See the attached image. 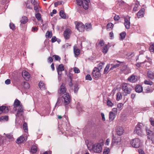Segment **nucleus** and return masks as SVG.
Instances as JSON below:
<instances>
[{
    "label": "nucleus",
    "mask_w": 154,
    "mask_h": 154,
    "mask_svg": "<svg viewBox=\"0 0 154 154\" xmlns=\"http://www.w3.org/2000/svg\"><path fill=\"white\" fill-rule=\"evenodd\" d=\"M131 86L126 83H123L122 85V90L124 91L123 95L127 96L128 94H130L132 90Z\"/></svg>",
    "instance_id": "obj_1"
},
{
    "label": "nucleus",
    "mask_w": 154,
    "mask_h": 154,
    "mask_svg": "<svg viewBox=\"0 0 154 154\" xmlns=\"http://www.w3.org/2000/svg\"><path fill=\"white\" fill-rule=\"evenodd\" d=\"M71 100V98L68 93H66L62 96V103L65 106L66 109H67V105L70 103Z\"/></svg>",
    "instance_id": "obj_2"
},
{
    "label": "nucleus",
    "mask_w": 154,
    "mask_h": 154,
    "mask_svg": "<svg viewBox=\"0 0 154 154\" xmlns=\"http://www.w3.org/2000/svg\"><path fill=\"white\" fill-rule=\"evenodd\" d=\"M90 2V0H82L77 2V3L80 6L82 5L83 8L85 10H87L88 8V4Z\"/></svg>",
    "instance_id": "obj_3"
},
{
    "label": "nucleus",
    "mask_w": 154,
    "mask_h": 154,
    "mask_svg": "<svg viewBox=\"0 0 154 154\" xmlns=\"http://www.w3.org/2000/svg\"><path fill=\"white\" fill-rule=\"evenodd\" d=\"M100 71L97 67H95L93 70L92 74L94 79H97L101 76Z\"/></svg>",
    "instance_id": "obj_4"
},
{
    "label": "nucleus",
    "mask_w": 154,
    "mask_h": 154,
    "mask_svg": "<svg viewBox=\"0 0 154 154\" xmlns=\"http://www.w3.org/2000/svg\"><path fill=\"white\" fill-rule=\"evenodd\" d=\"M142 127L143 126L141 124L138 123L135 127V129L134 131V133L137 134L138 135H141L143 134Z\"/></svg>",
    "instance_id": "obj_5"
},
{
    "label": "nucleus",
    "mask_w": 154,
    "mask_h": 154,
    "mask_svg": "<svg viewBox=\"0 0 154 154\" xmlns=\"http://www.w3.org/2000/svg\"><path fill=\"white\" fill-rule=\"evenodd\" d=\"M131 144L134 147L138 148L140 146V141L138 138H135L132 139L131 141Z\"/></svg>",
    "instance_id": "obj_6"
},
{
    "label": "nucleus",
    "mask_w": 154,
    "mask_h": 154,
    "mask_svg": "<svg viewBox=\"0 0 154 154\" xmlns=\"http://www.w3.org/2000/svg\"><path fill=\"white\" fill-rule=\"evenodd\" d=\"M66 90L65 84L62 83L58 90V93L60 95L64 94L66 93H67L66 92Z\"/></svg>",
    "instance_id": "obj_7"
},
{
    "label": "nucleus",
    "mask_w": 154,
    "mask_h": 154,
    "mask_svg": "<svg viewBox=\"0 0 154 154\" xmlns=\"http://www.w3.org/2000/svg\"><path fill=\"white\" fill-rule=\"evenodd\" d=\"M92 149L94 152L97 153L100 152L102 150L101 145L99 143H96L93 145Z\"/></svg>",
    "instance_id": "obj_8"
},
{
    "label": "nucleus",
    "mask_w": 154,
    "mask_h": 154,
    "mask_svg": "<svg viewBox=\"0 0 154 154\" xmlns=\"http://www.w3.org/2000/svg\"><path fill=\"white\" fill-rule=\"evenodd\" d=\"M64 69V65L62 64H61L58 66L57 68V70L58 73V79L60 81L61 79V75L62 74V72Z\"/></svg>",
    "instance_id": "obj_9"
},
{
    "label": "nucleus",
    "mask_w": 154,
    "mask_h": 154,
    "mask_svg": "<svg viewBox=\"0 0 154 154\" xmlns=\"http://www.w3.org/2000/svg\"><path fill=\"white\" fill-rule=\"evenodd\" d=\"M130 17L127 16L124 18V24L125 28L127 29H129L131 23L130 22Z\"/></svg>",
    "instance_id": "obj_10"
},
{
    "label": "nucleus",
    "mask_w": 154,
    "mask_h": 154,
    "mask_svg": "<svg viewBox=\"0 0 154 154\" xmlns=\"http://www.w3.org/2000/svg\"><path fill=\"white\" fill-rule=\"evenodd\" d=\"M72 32L69 29H66L63 32V36L64 38L66 39H68L69 38Z\"/></svg>",
    "instance_id": "obj_11"
},
{
    "label": "nucleus",
    "mask_w": 154,
    "mask_h": 154,
    "mask_svg": "<svg viewBox=\"0 0 154 154\" xmlns=\"http://www.w3.org/2000/svg\"><path fill=\"white\" fill-rule=\"evenodd\" d=\"M75 23L76 28L79 31L82 32L84 31L85 26L82 23L77 22Z\"/></svg>",
    "instance_id": "obj_12"
},
{
    "label": "nucleus",
    "mask_w": 154,
    "mask_h": 154,
    "mask_svg": "<svg viewBox=\"0 0 154 154\" xmlns=\"http://www.w3.org/2000/svg\"><path fill=\"white\" fill-rule=\"evenodd\" d=\"M146 134L148 135L147 136L148 139L152 141L154 139V132H153L149 129H146Z\"/></svg>",
    "instance_id": "obj_13"
},
{
    "label": "nucleus",
    "mask_w": 154,
    "mask_h": 154,
    "mask_svg": "<svg viewBox=\"0 0 154 154\" xmlns=\"http://www.w3.org/2000/svg\"><path fill=\"white\" fill-rule=\"evenodd\" d=\"M121 141V138L119 137H116L114 136L112 138V145H117L120 143Z\"/></svg>",
    "instance_id": "obj_14"
},
{
    "label": "nucleus",
    "mask_w": 154,
    "mask_h": 154,
    "mask_svg": "<svg viewBox=\"0 0 154 154\" xmlns=\"http://www.w3.org/2000/svg\"><path fill=\"white\" fill-rule=\"evenodd\" d=\"M154 90V85H152V86H147L145 88L144 91L143 93H152Z\"/></svg>",
    "instance_id": "obj_15"
},
{
    "label": "nucleus",
    "mask_w": 154,
    "mask_h": 154,
    "mask_svg": "<svg viewBox=\"0 0 154 154\" xmlns=\"http://www.w3.org/2000/svg\"><path fill=\"white\" fill-rule=\"evenodd\" d=\"M22 76L24 79L27 81L29 79L30 75L28 72L26 71H24L22 72Z\"/></svg>",
    "instance_id": "obj_16"
},
{
    "label": "nucleus",
    "mask_w": 154,
    "mask_h": 154,
    "mask_svg": "<svg viewBox=\"0 0 154 154\" xmlns=\"http://www.w3.org/2000/svg\"><path fill=\"white\" fill-rule=\"evenodd\" d=\"M9 109L8 107L4 106H0V112H1V114L2 112L7 113Z\"/></svg>",
    "instance_id": "obj_17"
},
{
    "label": "nucleus",
    "mask_w": 154,
    "mask_h": 154,
    "mask_svg": "<svg viewBox=\"0 0 154 154\" xmlns=\"http://www.w3.org/2000/svg\"><path fill=\"white\" fill-rule=\"evenodd\" d=\"M144 14V9L143 8H141L137 13V15L138 18L143 17Z\"/></svg>",
    "instance_id": "obj_18"
},
{
    "label": "nucleus",
    "mask_w": 154,
    "mask_h": 154,
    "mask_svg": "<svg viewBox=\"0 0 154 154\" xmlns=\"http://www.w3.org/2000/svg\"><path fill=\"white\" fill-rule=\"evenodd\" d=\"M135 91L137 93H141L143 91V88L142 86L138 85H136L135 88Z\"/></svg>",
    "instance_id": "obj_19"
},
{
    "label": "nucleus",
    "mask_w": 154,
    "mask_h": 154,
    "mask_svg": "<svg viewBox=\"0 0 154 154\" xmlns=\"http://www.w3.org/2000/svg\"><path fill=\"white\" fill-rule=\"evenodd\" d=\"M137 76L135 75H131L128 78V80L131 82L134 83L137 80Z\"/></svg>",
    "instance_id": "obj_20"
},
{
    "label": "nucleus",
    "mask_w": 154,
    "mask_h": 154,
    "mask_svg": "<svg viewBox=\"0 0 154 154\" xmlns=\"http://www.w3.org/2000/svg\"><path fill=\"white\" fill-rule=\"evenodd\" d=\"M147 76L151 80L154 79V73L151 71H149L147 72Z\"/></svg>",
    "instance_id": "obj_21"
},
{
    "label": "nucleus",
    "mask_w": 154,
    "mask_h": 154,
    "mask_svg": "<svg viewBox=\"0 0 154 154\" xmlns=\"http://www.w3.org/2000/svg\"><path fill=\"white\" fill-rule=\"evenodd\" d=\"M25 137L23 136H20L17 140L16 143H21L25 140Z\"/></svg>",
    "instance_id": "obj_22"
},
{
    "label": "nucleus",
    "mask_w": 154,
    "mask_h": 154,
    "mask_svg": "<svg viewBox=\"0 0 154 154\" xmlns=\"http://www.w3.org/2000/svg\"><path fill=\"white\" fill-rule=\"evenodd\" d=\"M121 70L125 73H128L130 72V69L127 67V65H123Z\"/></svg>",
    "instance_id": "obj_23"
},
{
    "label": "nucleus",
    "mask_w": 154,
    "mask_h": 154,
    "mask_svg": "<svg viewBox=\"0 0 154 154\" xmlns=\"http://www.w3.org/2000/svg\"><path fill=\"white\" fill-rule=\"evenodd\" d=\"M116 133L118 135L120 136L123 133V129L122 127H119L116 130Z\"/></svg>",
    "instance_id": "obj_24"
},
{
    "label": "nucleus",
    "mask_w": 154,
    "mask_h": 154,
    "mask_svg": "<svg viewBox=\"0 0 154 154\" xmlns=\"http://www.w3.org/2000/svg\"><path fill=\"white\" fill-rule=\"evenodd\" d=\"M73 50L74 54L75 56H78L80 54V50L78 48L74 46L73 47Z\"/></svg>",
    "instance_id": "obj_25"
},
{
    "label": "nucleus",
    "mask_w": 154,
    "mask_h": 154,
    "mask_svg": "<svg viewBox=\"0 0 154 154\" xmlns=\"http://www.w3.org/2000/svg\"><path fill=\"white\" fill-rule=\"evenodd\" d=\"M116 114L113 112L111 111L109 113V120L110 121H112L115 118Z\"/></svg>",
    "instance_id": "obj_26"
},
{
    "label": "nucleus",
    "mask_w": 154,
    "mask_h": 154,
    "mask_svg": "<svg viewBox=\"0 0 154 154\" xmlns=\"http://www.w3.org/2000/svg\"><path fill=\"white\" fill-rule=\"evenodd\" d=\"M149 49L151 54L154 53V42L150 44Z\"/></svg>",
    "instance_id": "obj_27"
},
{
    "label": "nucleus",
    "mask_w": 154,
    "mask_h": 154,
    "mask_svg": "<svg viewBox=\"0 0 154 154\" xmlns=\"http://www.w3.org/2000/svg\"><path fill=\"white\" fill-rule=\"evenodd\" d=\"M20 21L21 23L25 24L28 21V18L26 16H23L22 17Z\"/></svg>",
    "instance_id": "obj_28"
},
{
    "label": "nucleus",
    "mask_w": 154,
    "mask_h": 154,
    "mask_svg": "<svg viewBox=\"0 0 154 154\" xmlns=\"http://www.w3.org/2000/svg\"><path fill=\"white\" fill-rule=\"evenodd\" d=\"M116 62H117L119 63L120 64H117L115 65H113L110 68V70H111L113 69L114 68H116L118 67H119L120 66V65L121 63H123V62H121L119 61L118 60H117Z\"/></svg>",
    "instance_id": "obj_29"
},
{
    "label": "nucleus",
    "mask_w": 154,
    "mask_h": 154,
    "mask_svg": "<svg viewBox=\"0 0 154 154\" xmlns=\"http://www.w3.org/2000/svg\"><path fill=\"white\" fill-rule=\"evenodd\" d=\"M20 102L17 99H16L14 103V107L16 108L20 105Z\"/></svg>",
    "instance_id": "obj_30"
},
{
    "label": "nucleus",
    "mask_w": 154,
    "mask_h": 154,
    "mask_svg": "<svg viewBox=\"0 0 154 154\" xmlns=\"http://www.w3.org/2000/svg\"><path fill=\"white\" fill-rule=\"evenodd\" d=\"M8 120V116H2L1 117V121H7Z\"/></svg>",
    "instance_id": "obj_31"
},
{
    "label": "nucleus",
    "mask_w": 154,
    "mask_h": 154,
    "mask_svg": "<svg viewBox=\"0 0 154 154\" xmlns=\"http://www.w3.org/2000/svg\"><path fill=\"white\" fill-rule=\"evenodd\" d=\"M30 88L29 84L26 82H25L23 83V88L24 89H28Z\"/></svg>",
    "instance_id": "obj_32"
},
{
    "label": "nucleus",
    "mask_w": 154,
    "mask_h": 154,
    "mask_svg": "<svg viewBox=\"0 0 154 154\" xmlns=\"http://www.w3.org/2000/svg\"><path fill=\"white\" fill-rule=\"evenodd\" d=\"M39 88L41 89H45V85L43 82L41 81L39 82L38 85Z\"/></svg>",
    "instance_id": "obj_33"
},
{
    "label": "nucleus",
    "mask_w": 154,
    "mask_h": 154,
    "mask_svg": "<svg viewBox=\"0 0 154 154\" xmlns=\"http://www.w3.org/2000/svg\"><path fill=\"white\" fill-rule=\"evenodd\" d=\"M85 29L87 30L91 29L92 26L90 23H86L85 24Z\"/></svg>",
    "instance_id": "obj_34"
},
{
    "label": "nucleus",
    "mask_w": 154,
    "mask_h": 154,
    "mask_svg": "<svg viewBox=\"0 0 154 154\" xmlns=\"http://www.w3.org/2000/svg\"><path fill=\"white\" fill-rule=\"evenodd\" d=\"M120 39L121 40H123L125 38L126 35V33L123 32L121 33L120 34Z\"/></svg>",
    "instance_id": "obj_35"
},
{
    "label": "nucleus",
    "mask_w": 154,
    "mask_h": 154,
    "mask_svg": "<svg viewBox=\"0 0 154 154\" xmlns=\"http://www.w3.org/2000/svg\"><path fill=\"white\" fill-rule=\"evenodd\" d=\"M114 25L111 23H108L107 24L106 26V29L108 30H110L112 29Z\"/></svg>",
    "instance_id": "obj_36"
},
{
    "label": "nucleus",
    "mask_w": 154,
    "mask_h": 154,
    "mask_svg": "<svg viewBox=\"0 0 154 154\" xmlns=\"http://www.w3.org/2000/svg\"><path fill=\"white\" fill-rule=\"evenodd\" d=\"M37 151V148L36 146L34 145L32 146L30 152L32 153H35Z\"/></svg>",
    "instance_id": "obj_37"
},
{
    "label": "nucleus",
    "mask_w": 154,
    "mask_h": 154,
    "mask_svg": "<svg viewBox=\"0 0 154 154\" xmlns=\"http://www.w3.org/2000/svg\"><path fill=\"white\" fill-rule=\"evenodd\" d=\"M23 128L24 132L26 133L28 131V127L27 124L25 122L23 125Z\"/></svg>",
    "instance_id": "obj_38"
},
{
    "label": "nucleus",
    "mask_w": 154,
    "mask_h": 154,
    "mask_svg": "<svg viewBox=\"0 0 154 154\" xmlns=\"http://www.w3.org/2000/svg\"><path fill=\"white\" fill-rule=\"evenodd\" d=\"M45 36L47 38H51L52 36V32L48 31L46 33Z\"/></svg>",
    "instance_id": "obj_39"
},
{
    "label": "nucleus",
    "mask_w": 154,
    "mask_h": 154,
    "mask_svg": "<svg viewBox=\"0 0 154 154\" xmlns=\"http://www.w3.org/2000/svg\"><path fill=\"white\" fill-rule=\"evenodd\" d=\"M19 108L18 109L17 115H18L19 113L20 112H23V108L22 105H20L19 106Z\"/></svg>",
    "instance_id": "obj_40"
},
{
    "label": "nucleus",
    "mask_w": 154,
    "mask_h": 154,
    "mask_svg": "<svg viewBox=\"0 0 154 154\" xmlns=\"http://www.w3.org/2000/svg\"><path fill=\"white\" fill-rule=\"evenodd\" d=\"M106 103L107 105L109 107H112L114 105L113 103L109 99H107Z\"/></svg>",
    "instance_id": "obj_41"
},
{
    "label": "nucleus",
    "mask_w": 154,
    "mask_h": 154,
    "mask_svg": "<svg viewBox=\"0 0 154 154\" xmlns=\"http://www.w3.org/2000/svg\"><path fill=\"white\" fill-rule=\"evenodd\" d=\"M108 50V48H107V45H106L103 47L102 51L104 54H106Z\"/></svg>",
    "instance_id": "obj_42"
},
{
    "label": "nucleus",
    "mask_w": 154,
    "mask_h": 154,
    "mask_svg": "<svg viewBox=\"0 0 154 154\" xmlns=\"http://www.w3.org/2000/svg\"><path fill=\"white\" fill-rule=\"evenodd\" d=\"M110 67V64H107L106 67L105 68L104 72H103V74H106L108 73V71L109 69V68Z\"/></svg>",
    "instance_id": "obj_43"
},
{
    "label": "nucleus",
    "mask_w": 154,
    "mask_h": 154,
    "mask_svg": "<svg viewBox=\"0 0 154 154\" xmlns=\"http://www.w3.org/2000/svg\"><path fill=\"white\" fill-rule=\"evenodd\" d=\"M122 96L120 92H118L116 94V100H119L122 99Z\"/></svg>",
    "instance_id": "obj_44"
},
{
    "label": "nucleus",
    "mask_w": 154,
    "mask_h": 154,
    "mask_svg": "<svg viewBox=\"0 0 154 154\" xmlns=\"http://www.w3.org/2000/svg\"><path fill=\"white\" fill-rule=\"evenodd\" d=\"M39 6V5L38 4V3L35 5H34V10L36 12H38L39 11V10L38 9Z\"/></svg>",
    "instance_id": "obj_45"
},
{
    "label": "nucleus",
    "mask_w": 154,
    "mask_h": 154,
    "mask_svg": "<svg viewBox=\"0 0 154 154\" xmlns=\"http://www.w3.org/2000/svg\"><path fill=\"white\" fill-rule=\"evenodd\" d=\"M60 16L63 18H66V15L64 13V12L63 10H61L60 12Z\"/></svg>",
    "instance_id": "obj_46"
},
{
    "label": "nucleus",
    "mask_w": 154,
    "mask_h": 154,
    "mask_svg": "<svg viewBox=\"0 0 154 154\" xmlns=\"http://www.w3.org/2000/svg\"><path fill=\"white\" fill-rule=\"evenodd\" d=\"M35 17L36 19L39 21H40L42 20V17L40 14L38 12L35 15Z\"/></svg>",
    "instance_id": "obj_47"
},
{
    "label": "nucleus",
    "mask_w": 154,
    "mask_h": 154,
    "mask_svg": "<svg viewBox=\"0 0 154 154\" xmlns=\"http://www.w3.org/2000/svg\"><path fill=\"white\" fill-rule=\"evenodd\" d=\"M144 84L151 85H153V83L150 80H145L144 82Z\"/></svg>",
    "instance_id": "obj_48"
},
{
    "label": "nucleus",
    "mask_w": 154,
    "mask_h": 154,
    "mask_svg": "<svg viewBox=\"0 0 154 154\" xmlns=\"http://www.w3.org/2000/svg\"><path fill=\"white\" fill-rule=\"evenodd\" d=\"M74 88V92L75 93H77V92L78 90L79 89V88L78 87V85L76 84L74 85L73 88Z\"/></svg>",
    "instance_id": "obj_49"
},
{
    "label": "nucleus",
    "mask_w": 154,
    "mask_h": 154,
    "mask_svg": "<svg viewBox=\"0 0 154 154\" xmlns=\"http://www.w3.org/2000/svg\"><path fill=\"white\" fill-rule=\"evenodd\" d=\"M104 64V63L101 62L98 64V67L97 68H98V69H99L100 71L103 68Z\"/></svg>",
    "instance_id": "obj_50"
},
{
    "label": "nucleus",
    "mask_w": 154,
    "mask_h": 154,
    "mask_svg": "<svg viewBox=\"0 0 154 154\" xmlns=\"http://www.w3.org/2000/svg\"><path fill=\"white\" fill-rule=\"evenodd\" d=\"M117 4L119 6H122L123 5L124 2L122 0H118L116 2Z\"/></svg>",
    "instance_id": "obj_51"
},
{
    "label": "nucleus",
    "mask_w": 154,
    "mask_h": 154,
    "mask_svg": "<svg viewBox=\"0 0 154 154\" xmlns=\"http://www.w3.org/2000/svg\"><path fill=\"white\" fill-rule=\"evenodd\" d=\"M61 99L60 97L58 98L57 102L56 104V106H59L61 105Z\"/></svg>",
    "instance_id": "obj_52"
},
{
    "label": "nucleus",
    "mask_w": 154,
    "mask_h": 154,
    "mask_svg": "<svg viewBox=\"0 0 154 154\" xmlns=\"http://www.w3.org/2000/svg\"><path fill=\"white\" fill-rule=\"evenodd\" d=\"M9 27L10 28L12 29L13 30H15V25L13 23H10Z\"/></svg>",
    "instance_id": "obj_53"
},
{
    "label": "nucleus",
    "mask_w": 154,
    "mask_h": 154,
    "mask_svg": "<svg viewBox=\"0 0 154 154\" xmlns=\"http://www.w3.org/2000/svg\"><path fill=\"white\" fill-rule=\"evenodd\" d=\"M26 7L27 8L30 9H32V6L29 5V2L28 1H27L26 2Z\"/></svg>",
    "instance_id": "obj_54"
},
{
    "label": "nucleus",
    "mask_w": 154,
    "mask_h": 154,
    "mask_svg": "<svg viewBox=\"0 0 154 154\" xmlns=\"http://www.w3.org/2000/svg\"><path fill=\"white\" fill-rule=\"evenodd\" d=\"M53 57L54 58L55 60H56L60 61L61 59L60 57L57 55H54L53 56Z\"/></svg>",
    "instance_id": "obj_55"
},
{
    "label": "nucleus",
    "mask_w": 154,
    "mask_h": 154,
    "mask_svg": "<svg viewBox=\"0 0 154 154\" xmlns=\"http://www.w3.org/2000/svg\"><path fill=\"white\" fill-rule=\"evenodd\" d=\"M123 106V103H120L117 104V107L118 109H120V110H121Z\"/></svg>",
    "instance_id": "obj_56"
},
{
    "label": "nucleus",
    "mask_w": 154,
    "mask_h": 154,
    "mask_svg": "<svg viewBox=\"0 0 154 154\" xmlns=\"http://www.w3.org/2000/svg\"><path fill=\"white\" fill-rule=\"evenodd\" d=\"M74 71L75 73H78L80 72L79 69L76 67H74L73 68Z\"/></svg>",
    "instance_id": "obj_57"
},
{
    "label": "nucleus",
    "mask_w": 154,
    "mask_h": 154,
    "mask_svg": "<svg viewBox=\"0 0 154 154\" xmlns=\"http://www.w3.org/2000/svg\"><path fill=\"white\" fill-rule=\"evenodd\" d=\"M109 148L105 149L104 150L103 154H109Z\"/></svg>",
    "instance_id": "obj_58"
},
{
    "label": "nucleus",
    "mask_w": 154,
    "mask_h": 154,
    "mask_svg": "<svg viewBox=\"0 0 154 154\" xmlns=\"http://www.w3.org/2000/svg\"><path fill=\"white\" fill-rule=\"evenodd\" d=\"M85 79L86 80H89V81H91L92 80V79L90 75L89 74H88L85 77Z\"/></svg>",
    "instance_id": "obj_59"
},
{
    "label": "nucleus",
    "mask_w": 154,
    "mask_h": 154,
    "mask_svg": "<svg viewBox=\"0 0 154 154\" xmlns=\"http://www.w3.org/2000/svg\"><path fill=\"white\" fill-rule=\"evenodd\" d=\"M138 7L139 5L137 4H135L133 8V11H137Z\"/></svg>",
    "instance_id": "obj_60"
},
{
    "label": "nucleus",
    "mask_w": 154,
    "mask_h": 154,
    "mask_svg": "<svg viewBox=\"0 0 154 154\" xmlns=\"http://www.w3.org/2000/svg\"><path fill=\"white\" fill-rule=\"evenodd\" d=\"M104 44V41L103 40H101L98 42V45L101 47Z\"/></svg>",
    "instance_id": "obj_61"
},
{
    "label": "nucleus",
    "mask_w": 154,
    "mask_h": 154,
    "mask_svg": "<svg viewBox=\"0 0 154 154\" xmlns=\"http://www.w3.org/2000/svg\"><path fill=\"white\" fill-rule=\"evenodd\" d=\"M56 13H57L56 10L55 9H54L53 10L52 12H51L50 13V15L51 17H52L53 16L54 14H56Z\"/></svg>",
    "instance_id": "obj_62"
},
{
    "label": "nucleus",
    "mask_w": 154,
    "mask_h": 154,
    "mask_svg": "<svg viewBox=\"0 0 154 154\" xmlns=\"http://www.w3.org/2000/svg\"><path fill=\"white\" fill-rule=\"evenodd\" d=\"M57 41V38L55 36H53L51 39V41L52 43H54Z\"/></svg>",
    "instance_id": "obj_63"
},
{
    "label": "nucleus",
    "mask_w": 154,
    "mask_h": 154,
    "mask_svg": "<svg viewBox=\"0 0 154 154\" xmlns=\"http://www.w3.org/2000/svg\"><path fill=\"white\" fill-rule=\"evenodd\" d=\"M62 4V2H55L54 3V6L55 7H56L57 6L59 5H60Z\"/></svg>",
    "instance_id": "obj_64"
}]
</instances>
